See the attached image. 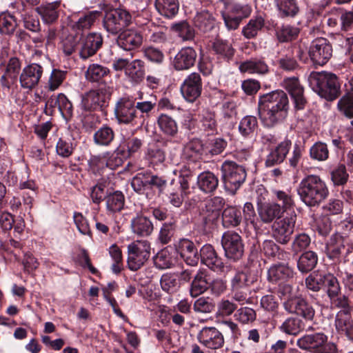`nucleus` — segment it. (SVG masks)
Instances as JSON below:
<instances>
[{
  "label": "nucleus",
  "instance_id": "obj_1",
  "mask_svg": "<svg viewBox=\"0 0 353 353\" xmlns=\"http://www.w3.org/2000/svg\"><path fill=\"white\" fill-rule=\"evenodd\" d=\"M289 108V100L286 93L281 90L272 91L261 96L259 109L265 124L271 127L284 119Z\"/></svg>",
  "mask_w": 353,
  "mask_h": 353
},
{
  "label": "nucleus",
  "instance_id": "obj_2",
  "mask_svg": "<svg viewBox=\"0 0 353 353\" xmlns=\"http://www.w3.org/2000/svg\"><path fill=\"white\" fill-rule=\"evenodd\" d=\"M297 193L307 206L319 205L329 194L325 182L318 175L310 174L299 183Z\"/></svg>",
  "mask_w": 353,
  "mask_h": 353
},
{
  "label": "nucleus",
  "instance_id": "obj_3",
  "mask_svg": "<svg viewBox=\"0 0 353 353\" xmlns=\"http://www.w3.org/2000/svg\"><path fill=\"white\" fill-rule=\"evenodd\" d=\"M312 89L318 94L328 101L336 99L339 93L336 76L325 72H312L309 77Z\"/></svg>",
  "mask_w": 353,
  "mask_h": 353
},
{
  "label": "nucleus",
  "instance_id": "obj_4",
  "mask_svg": "<svg viewBox=\"0 0 353 353\" xmlns=\"http://www.w3.org/2000/svg\"><path fill=\"white\" fill-rule=\"evenodd\" d=\"M221 171L225 188L235 194L245 181L247 174L245 168L234 161H225L221 165Z\"/></svg>",
  "mask_w": 353,
  "mask_h": 353
},
{
  "label": "nucleus",
  "instance_id": "obj_5",
  "mask_svg": "<svg viewBox=\"0 0 353 353\" xmlns=\"http://www.w3.org/2000/svg\"><path fill=\"white\" fill-rule=\"evenodd\" d=\"M150 243L146 240H137L128 245L127 263L130 270L140 269L150 256Z\"/></svg>",
  "mask_w": 353,
  "mask_h": 353
},
{
  "label": "nucleus",
  "instance_id": "obj_6",
  "mask_svg": "<svg viewBox=\"0 0 353 353\" xmlns=\"http://www.w3.org/2000/svg\"><path fill=\"white\" fill-rule=\"evenodd\" d=\"M296 221V214L294 212L276 219L272 225L274 239L281 244H287L294 232Z\"/></svg>",
  "mask_w": 353,
  "mask_h": 353
},
{
  "label": "nucleus",
  "instance_id": "obj_7",
  "mask_svg": "<svg viewBox=\"0 0 353 353\" xmlns=\"http://www.w3.org/2000/svg\"><path fill=\"white\" fill-rule=\"evenodd\" d=\"M221 244L227 258L237 261L242 257L244 246L238 233L231 231L225 232L222 236Z\"/></svg>",
  "mask_w": 353,
  "mask_h": 353
},
{
  "label": "nucleus",
  "instance_id": "obj_8",
  "mask_svg": "<svg viewBox=\"0 0 353 353\" xmlns=\"http://www.w3.org/2000/svg\"><path fill=\"white\" fill-rule=\"evenodd\" d=\"M308 53L314 64L323 65L332 57V48L326 39L320 37L312 42Z\"/></svg>",
  "mask_w": 353,
  "mask_h": 353
},
{
  "label": "nucleus",
  "instance_id": "obj_9",
  "mask_svg": "<svg viewBox=\"0 0 353 353\" xmlns=\"http://www.w3.org/2000/svg\"><path fill=\"white\" fill-rule=\"evenodd\" d=\"M114 115L119 123H132L137 117L135 102L133 99L120 98L115 104Z\"/></svg>",
  "mask_w": 353,
  "mask_h": 353
},
{
  "label": "nucleus",
  "instance_id": "obj_10",
  "mask_svg": "<svg viewBox=\"0 0 353 353\" xmlns=\"http://www.w3.org/2000/svg\"><path fill=\"white\" fill-rule=\"evenodd\" d=\"M197 340L200 343L212 350L223 347L224 338L222 333L215 327H204L197 334Z\"/></svg>",
  "mask_w": 353,
  "mask_h": 353
},
{
  "label": "nucleus",
  "instance_id": "obj_11",
  "mask_svg": "<svg viewBox=\"0 0 353 353\" xmlns=\"http://www.w3.org/2000/svg\"><path fill=\"white\" fill-rule=\"evenodd\" d=\"M180 90L187 101L194 102L201 95L202 90L200 74L193 72L188 75L181 84Z\"/></svg>",
  "mask_w": 353,
  "mask_h": 353
},
{
  "label": "nucleus",
  "instance_id": "obj_12",
  "mask_svg": "<svg viewBox=\"0 0 353 353\" xmlns=\"http://www.w3.org/2000/svg\"><path fill=\"white\" fill-rule=\"evenodd\" d=\"M43 72V67L37 63H31L22 70L19 83L23 89L32 90L39 83Z\"/></svg>",
  "mask_w": 353,
  "mask_h": 353
},
{
  "label": "nucleus",
  "instance_id": "obj_13",
  "mask_svg": "<svg viewBox=\"0 0 353 353\" xmlns=\"http://www.w3.org/2000/svg\"><path fill=\"white\" fill-rule=\"evenodd\" d=\"M283 87L288 92L294 101L295 108L298 110L304 108L306 100L304 97L303 87L296 77H288L282 83Z\"/></svg>",
  "mask_w": 353,
  "mask_h": 353
},
{
  "label": "nucleus",
  "instance_id": "obj_14",
  "mask_svg": "<svg viewBox=\"0 0 353 353\" xmlns=\"http://www.w3.org/2000/svg\"><path fill=\"white\" fill-rule=\"evenodd\" d=\"M103 44V37L101 34L92 32L88 34L80 42L79 57L85 60L94 55Z\"/></svg>",
  "mask_w": 353,
  "mask_h": 353
},
{
  "label": "nucleus",
  "instance_id": "obj_15",
  "mask_svg": "<svg viewBox=\"0 0 353 353\" xmlns=\"http://www.w3.org/2000/svg\"><path fill=\"white\" fill-rule=\"evenodd\" d=\"M117 42L118 46L123 50H132L141 46L143 36L136 30L128 29L119 35Z\"/></svg>",
  "mask_w": 353,
  "mask_h": 353
},
{
  "label": "nucleus",
  "instance_id": "obj_16",
  "mask_svg": "<svg viewBox=\"0 0 353 353\" xmlns=\"http://www.w3.org/2000/svg\"><path fill=\"white\" fill-rule=\"evenodd\" d=\"M21 68V61L17 57L10 58L0 79L2 87L10 89L17 82Z\"/></svg>",
  "mask_w": 353,
  "mask_h": 353
},
{
  "label": "nucleus",
  "instance_id": "obj_17",
  "mask_svg": "<svg viewBox=\"0 0 353 353\" xmlns=\"http://www.w3.org/2000/svg\"><path fill=\"white\" fill-rule=\"evenodd\" d=\"M107 96L102 89L91 90L85 93L81 99V108L85 111L99 109L105 102Z\"/></svg>",
  "mask_w": 353,
  "mask_h": 353
},
{
  "label": "nucleus",
  "instance_id": "obj_18",
  "mask_svg": "<svg viewBox=\"0 0 353 353\" xmlns=\"http://www.w3.org/2000/svg\"><path fill=\"white\" fill-rule=\"evenodd\" d=\"M183 154L185 159L192 162L206 159L205 145L199 139H192L184 145Z\"/></svg>",
  "mask_w": 353,
  "mask_h": 353
},
{
  "label": "nucleus",
  "instance_id": "obj_19",
  "mask_svg": "<svg viewBox=\"0 0 353 353\" xmlns=\"http://www.w3.org/2000/svg\"><path fill=\"white\" fill-rule=\"evenodd\" d=\"M257 212L260 220L265 224L272 223L276 218H280L283 214L279 204L276 201L258 203Z\"/></svg>",
  "mask_w": 353,
  "mask_h": 353
},
{
  "label": "nucleus",
  "instance_id": "obj_20",
  "mask_svg": "<svg viewBox=\"0 0 353 353\" xmlns=\"http://www.w3.org/2000/svg\"><path fill=\"white\" fill-rule=\"evenodd\" d=\"M292 142L289 139L281 141L274 150L267 156L265 165L266 167H272L282 163L290 151Z\"/></svg>",
  "mask_w": 353,
  "mask_h": 353
},
{
  "label": "nucleus",
  "instance_id": "obj_21",
  "mask_svg": "<svg viewBox=\"0 0 353 353\" xmlns=\"http://www.w3.org/2000/svg\"><path fill=\"white\" fill-rule=\"evenodd\" d=\"M196 57V53L193 48H182L174 57L173 65L177 70H188L194 65Z\"/></svg>",
  "mask_w": 353,
  "mask_h": 353
},
{
  "label": "nucleus",
  "instance_id": "obj_22",
  "mask_svg": "<svg viewBox=\"0 0 353 353\" xmlns=\"http://www.w3.org/2000/svg\"><path fill=\"white\" fill-rule=\"evenodd\" d=\"M178 251L188 265L193 266L198 263L199 255L192 241L188 239L181 240L179 242Z\"/></svg>",
  "mask_w": 353,
  "mask_h": 353
},
{
  "label": "nucleus",
  "instance_id": "obj_23",
  "mask_svg": "<svg viewBox=\"0 0 353 353\" xmlns=\"http://www.w3.org/2000/svg\"><path fill=\"white\" fill-rule=\"evenodd\" d=\"M224 203V199L220 196H214L207 201L205 210L203 213V219L205 224L210 225L218 220L220 215V210Z\"/></svg>",
  "mask_w": 353,
  "mask_h": 353
},
{
  "label": "nucleus",
  "instance_id": "obj_24",
  "mask_svg": "<svg viewBox=\"0 0 353 353\" xmlns=\"http://www.w3.org/2000/svg\"><path fill=\"white\" fill-rule=\"evenodd\" d=\"M334 325L339 334L345 335L353 341V321L351 313L337 312Z\"/></svg>",
  "mask_w": 353,
  "mask_h": 353
},
{
  "label": "nucleus",
  "instance_id": "obj_25",
  "mask_svg": "<svg viewBox=\"0 0 353 353\" xmlns=\"http://www.w3.org/2000/svg\"><path fill=\"white\" fill-rule=\"evenodd\" d=\"M327 339V336L321 332L305 334L297 340L296 345L302 350H314L321 347Z\"/></svg>",
  "mask_w": 353,
  "mask_h": 353
},
{
  "label": "nucleus",
  "instance_id": "obj_26",
  "mask_svg": "<svg viewBox=\"0 0 353 353\" xmlns=\"http://www.w3.org/2000/svg\"><path fill=\"white\" fill-rule=\"evenodd\" d=\"M239 69L241 72L250 74H265L269 71V67L265 61L263 59L257 58L250 59L241 62Z\"/></svg>",
  "mask_w": 353,
  "mask_h": 353
},
{
  "label": "nucleus",
  "instance_id": "obj_27",
  "mask_svg": "<svg viewBox=\"0 0 353 353\" xmlns=\"http://www.w3.org/2000/svg\"><path fill=\"white\" fill-rule=\"evenodd\" d=\"M60 1L42 3L37 7L36 11L41 16L45 23L50 24L55 22L59 17Z\"/></svg>",
  "mask_w": 353,
  "mask_h": 353
},
{
  "label": "nucleus",
  "instance_id": "obj_28",
  "mask_svg": "<svg viewBox=\"0 0 353 353\" xmlns=\"http://www.w3.org/2000/svg\"><path fill=\"white\" fill-rule=\"evenodd\" d=\"M170 187L168 190V198L170 203L174 207H180L184 200V198L188 194L189 189L186 181H182L181 185L174 183V181L172 180L170 183Z\"/></svg>",
  "mask_w": 353,
  "mask_h": 353
},
{
  "label": "nucleus",
  "instance_id": "obj_29",
  "mask_svg": "<svg viewBox=\"0 0 353 353\" xmlns=\"http://www.w3.org/2000/svg\"><path fill=\"white\" fill-rule=\"evenodd\" d=\"M200 256L202 263L213 270L222 267L221 259L218 257L215 250L210 244H206L201 248Z\"/></svg>",
  "mask_w": 353,
  "mask_h": 353
},
{
  "label": "nucleus",
  "instance_id": "obj_30",
  "mask_svg": "<svg viewBox=\"0 0 353 353\" xmlns=\"http://www.w3.org/2000/svg\"><path fill=\"white\" fill-rule=\"evenodd\" d=\"M130 225L132 232L140 236L150 235L154 229L152 221L142 215H137L133 218Z\"/></svg>",
  "mask_w": 353,
  "mask_h": 353
},
{
  "label": "nucleus",
  "instance_id": "obj_31",
  "mask_svg": "<svg viewBox=\"0 0 353 353\" xmlns=\"http://www.w3.org/2000/svg\"><path fill=\"white\" fill-rule=\"evenodd\" d=\"M197 185L202 192L211 193L217 188L219 179L213 172L204 171L198 175Z\"/></svg>",
  "mask_w": 353,
  "mask_h": 353
},
{
  "label": "nucleus",
  "instance_id": "obj_32",
  "mask_svg": "<svg viewBox=\"0 0 353 353\" xmlns=\"http://www.w3.org/2000/svg\"><path fill=\"white\" fill-rule=\"evenodd\" d=\"M18 23L14 12L4 11L0 13V34L10 36L14 34Z\"/></svg>",
  "mask_w": 353,
  "mask_h": 353
},
{
  "label": "nucleus",
  "instance_id": "obj_33",
  "mask_svg": "<svg viewBox=\"0 0 353 353\" xmlns=\"http://www.w3.org/2000/svg\"><path fill=\"white\" fill-rule=\"evenodd\" d=\"M273 2L281 17H294L299 12L296 0H273Z\"/></svg>",
  "mask_w": 353,
  "mask_h": 353
},
{
  "label": "nucleus",
  "instance_id": "obj_34",
  "mask_svg": "<svg viewBox=\"0 0 353 353\" xmlns=\"http://www.w3.org/2000/svg\"><path fill=\"white\" fill-rule=\"evenodd\" d=\"M294 271L284 265H272L268 271V278L271 282H278L292 278Z\"/></svg>",
  "mask_w": 353,
  "mask_h": 353
},
{
  "label": "nucleus",
  "instance_id": "obj_35",
  "mask_svg": "<svg viewBox=\"0 0 353 353\" xmlns=\"http://www.w3.org/2000/svg\"><path fill=\"white\" fill-rule=\"evenodd\" d=\"M241 220V212L236 207L228 206L222 212V223L225 228L238 226Z\"/></svg>",
  "mask_w": 353,
  "mask_h": 353
},
{
  "label": "nucleus",
  "instance_id": "obj_36",
  "mask_svg": "<svg viewBox=\"0 0 353 353\" xmlns=\"http://www.w3.org/2000/svg\"><path fill=\"white\" fill-rule=\"evenodd\" d=\"M155 7L157 11L167 18H172L179 11L178 0H156Z\"/></svg>",
  "mask_w": 353,
  "mask_h": 353
},
{
  "label": "nucleus",
  "instance_id": "obj_37",
  "mask_svg": "<svg viewBox=\"0 0 353 353\" xmlns=\"http://www.w3.org/2000/svg\"><path fill=\"white\" fill-rule=\"evenodd\" d=\"M264 25L265 20L261 16L254 17L242 28V34L248 39H254Z\"/></svg>",
  "mask_w": 353,
  "mask_h": 353
},
{
  "label": "nucleus",
  "instance_id": "obj_38",
  "mask_svg": "<svg viewBox=\"0 0 353 353\" xmlns=\"http://www.w3.org/2000/svg\"><path fill=\"white\" fill-rule=\"evenodd\" d=\"M318 263V256L313 251L303 253L297 261V268L303 273L312 270Z\"/></svg>",
  "mask_w": 353,
  "mask_h": 353
},
{
  "label": "nucleus",
  "instance_id": "obj_39",
  "mask_svg": "<svg viewBox=\"0 0 353 353\" xmlns=\"http://www.w3.org/2000/svg\"><path fill=\"white\" fill-rule=\"evenodd\" d=\"M114 132L107 125H103L97 130L94 135V143L99 146H108L114 139Z\"/></svg>",
  "mask_w": 353,
  "mask_h": 353
},
{
  "label": "nucleus",
  "instance_id": "obj_40",
  "mask_svg": "<svg viewBox=\"0 0 353 353\" xmlns=\"http://www.w3.org/2000/svg\"><path fill=\"white\" fill-rule=\"evenodd\" d=\"M194 23L201 31L206 32L214 27L215 18L208 10H202L196 14L194 17Z\"/></svg>",
  "mask_w": 353,
  "mask_h": 353
},
{
  "label": "nucleus",
  "instance_id": "obj_41",
  "mask_svg": "<svg viewBox=\"0 0 353 353\" xmlns=\"http://www.w3.org/2000/svg\"><path fill=\"white\" fill-rule=\"evenodd\" d=\"M210 283L208 281L207 276L203 272H199L194 276L190 288V294L192 297L205 292L210 287Z\"/></svg>",
  "mask_w": 353,
  "mask_h": 353
},
{
  "label": "nucleus",
  "instance_id": "obj_42",
  "mask_svg": "<svg viewBox=\"0 0 353 353\" xmlns=\"http://www.w3.org/2000/svg\"><path fill=\"white\" fill-rule=\"evenodd\" d=\"M272 193L275 196L276 203L279 204L280 210L283 214L294 208L295 203L290 192L274 190Z\"/></svg>",
  "mask_w": 353,
  "mask_h": 353
},
{
  "label": "nucleus",
  "instance_id": "obj_43",
  "mask_svg": "<svg viewBox=\"0 0 353 353\" xmlns=\"http://www.w3.org/2000/svg\"><path fill=\"white\" fill-rule=\"evenodd\" d=\"M125 74L133 81H141L145 75L144 62L140 59L130 62L126 68Z\"/></svg>",
  "mask_w": 353,
  "mask_h": 353
},
{
  "label": "nucleus",
  "instance_id": "obj_44",
  "mask_svg": "<svg viewBox=\"0 0 353 353\" xmlns=\"http://www.w3.org/2000/svg\"><path fill=\"white\" fill-rule=\"evenodd\" d=\"M121 145L113 152L108 151L104 152L106 159V168L114 170L122 165L123 159L126 158V154L125 150H121Z\"/></svg>",
  "mask_w": 353,
  "mask_h": 353
},
{
  "label": "nucleus",
  "instance_id": "obj_45",
  "mask_svg": "<svg viewBox=\"0 0 353 353\" xmlns=\"http://www.w3.org/2000/svg\"><path fill=\"white\" fill-rule=\"evenodd\" d=\"M178 277V274L175 273H166L163 274L160 279L161 289L169 294L176 292L180 288Z\"/></svg>",
  "mask_w": 353,
  "mask_h": 353
},
{
  "label": "nucleus",
  "instance_id": "obj_46",
  "mask_svg": "<svg viewBox=\"0 0 353 353\" xmlns=\"http://www.w3.org/2000/svg\"><path fill=\"white\" fill-rule=\"evenodd\" d=\"M106 208L110 212L121 211L124 206L125 197L120 191H115L106 196Z\"/></svg>",
  "mask_w": 353,
  "mask_h": 353
},
{
  "label": "nucleus",
  "instance_id": "obj_47",
  "mask_svg": "<svg viewBox=\"0 0 353 353\" xmlns=\"http://www.w3.org/2000/svg\"><path fill=\"white\" fill-rule=\"evenodd\" d=\"M157 123L161 130L167 135L174 137L178 132L176 122L167 114H161Z\"/></svg>",
  "mask_w": 353,
  "mask_h": 353
},
{
  "label": "nucleus",
  "instance_id": "obj_48",
  "mask_svg": "<svg viewBox=\"0 0 353 353\" xmlns=\"http://www.w3.org/2000/svg\"><path fill=\"white\" fill-rule=\"evenodd\" d=\"M101 14V12L98 10L89 12L81 17L72 27L78 30L89 29Z\"/></svg>",
  "mask_w": 353,
  "mask_h": 353
},
{
  "label": "nucleus",
  "instance_id": "obj_49",
  "mask_svg": "<svg viewBox=\"0 0 353 353\" xmlns=\"http://www.w3.org/2000/svg\"><path fill=\"white\" fill-rule=\"evenodd\" d=\"M227 145V141L221 138L210 140L205 145L206 159L221 154Z\"/></svg>",
  "mask_w": 353,
  "mask_h": 353
},
{
  "label": "nucleus",
  "instance_id": "obj_50",
  "mask_svg": "<svg viewBox=\"0 0 353 353\" xmlns=\"http://www.w3.org/2000/svg\"><path fill=\"white\" fill-rule=\"evenodd\" d=\"M109 73L106 67L97 63H93L88 66L85 72V78L88 81L96 82L101 80Z\"/></svg>",
  "mask_w": 353,
  "mask_h": 353
},
{
  "label": "nucleus",
  "instance_id": "obj_51",
  "mask_svg": "<svg viewBox=\"0 0 353 353\" xmlns=\"http://www.w3.org/2000/svg\"><path fill=\"white\" fill-rule=\"evenodd\" d=\"M279 329L285 334L296 335L303 329V325L301 319L290 317L281 325Z\"/></svg>",
  "mask_w": 353,
  "mask_h": 353
},
{
  "label": "nucleus",
  "instance_id": "obj_52",
  "mask_svg": "<svg viewBox=\"0 0 353 353\" xmlns=\"http://www.w3.org/2000/svg\"><path fill=\"white\" fill-rule=\"evenodd\" d=\"M258 127V121L254 116H245L240 121L239 131L243 137L253 134Z\"/></svg>",
  "mask_w": 353,
  "mask_h": 353
},
{
  "label": "nucleus",
  "instance_id": "obj_53",
  "mask_svg": "<svg viewBox=\"0 0 353 353\" xmlns=\"http://www.w3.org/2000/svg\"><path fill=\"white\" fill-rule=\"evenodd\" d=\"M103 26L108 32L112 34H117L123 29L112 10L106 12L103 19Z\"/></svg>",
  "mask_w": 353,
  "mask_h": 353
},
{
  "label": "nucleus",
  "instance_id": "obj_54",
  "mask_svg": "<svg viewBox=\"0 0 353 353\" xmlns=\"http://www.w3.org/2000/svg\"><path fill=\"white\" fill-rule=\"evenodd\" d=\"M215 52L225 59H230L234 55V50L228 41L222 39H216L213 43Z\"/></svg>",
  "mask_w": 353,
  "mask_h": 353
},
{
  "label": "nucleus",
  "instance_id": "obj_55",
  "mask_svg": "<svg viewBox=\"0 0 353 353\" xmlns=\"http://www.w3.org/2000/svg\"><path fill=\"white\" fill-rule=\"evenodd\" d=\"M109 254L114 263L111 269L114 274H119L123 269V256L121 249L116 245L112 244L109 248Z\"/></svg>",
  "mask_w": 353,
  "mask_h": 353
},
{
  "label": "nucleus",
  "instance_id": "obj_56",
  "mask_svg": "<svg viewBox=\"0 0 353 353\" xmlns=\"http://www.w3.org/2000/svg\"><path fill=\"white\" fill-rule=\"evenodd\" d=\"M300 32L298 27L290 25L283 26L277 31V37L281 42H287L295 39Z\"/></svg>",
  "mask_w": 353,
  "mask_h": 353
},
{
  "label": "nucleus",
  "instance_id": "obj_57",
  "mask_svg": "<svg viewBox=\"0 0 353 353\" xmlns=\"http://www.w3.org/2000/svg\"><path fill=\"white\" fill-rule=\"evenodd\" d=\"M310 157L312 159L323 161L329 157V150L325 143L317 142L314 143L310 150Z\"/></svg>",
  "mask_w": 353,
  "mask_h": 353
},
{
  "label": "nucleus",
  "instance_id": "obj_58",
  "mask_svg": "<svg viewBox=\"0 0 353 353\" xmlns=\"http://www.w3.org/2000/svg\"><path fill=\"white\" fill-rule=\"evenodd\" d=\"M81 37L79 34L75 35L70 34L65 37L61 41V48L63 53L67 55H71L77 49V45L80 44Z\"/></svg>",
  "mask_w": 353,
  "mask_h": 353
},
{
  "label": "nucleus",
  "instance_id": "obj_59",
  "mask_svg": "<svg viewBox=\"0 0 353 353\" xmlns=\"http://www.w3.org/2000/svg\"><path fill=\"white\" fill-rule=\"evenodd\" d=\"M154 262L157 268L167 269L172 266L173 260L170 252L166 249H163L154 256Z\"/></svg>",
  "mask_w": 353,
  "mask_h": 353
},
{
  "label": "nucleus",
  "instance_id": "obj_60",
  "mask_svg": "<svg viewBox=\"0 0 353 353\" xmlns=\"http://www.w3.org/2000/svg\"><path fill=\"white\" fill-rule=\"evenodd\" d=\"M324 283L327 288V294L330 299L336 298L341 292L338 279L331 274L323 276Z\"/></svg>",
  "mask_w": 353,
  "mask_h": 353
},
{
  "label": "nucleus",
  "instance_id": "obj_61",
  "mask_svg": "<svg viewBox=\"0 0 353 353\" xmlns=\"http://www.w3.org/2000/svg\"><path fill=\"white\" fill-rule=\"evenodd\" d=\"M338 106L345 115L353 117V88L338 103Z\"/></svg>",
  "mask_w": 353,
  "mask_h": 353
},
{
  "label": "nucleus",
  "instance_id": "obj_62",
  "mask_svg": "<svg viewBox=\"0 0 353 353\" xmlns=\"http://www.w3.org/2000/svg\"><path fill=\"white\" fill-rule=\"evenodd\" d=\"M311 239L309 235L301 233L297 234L291 245L292 250L296 254L303 250H305L310 244Z\"/></svg>",
  "mask_w": 353,
  "mask_h": 353
},
{
  "label": "nucleus",
  "instance_id": "obj_63",
  "mask_svg": "<svg viewBox=\"0 0 353 353\" xmlns=\"http://www.w3.org/2000/svg\"><path fill=\"white\" fill-rule=\"evenodd\" d=\"M193 309L197 313H210L214 309V304L209 297H200L194 301Z\"/></svg>",
  "mask_w": 353,
  "mask_h": 353
},
{
  "label": "nucleus",
  "instance_id": "obj_64",
  "mask_svg": "<svg viewBox=\"0 0 353 353\" xmlns=\"http://www.w3.org/2000/svg\"><path fill=\"white\" fill-rule=\"evenodd\" d=\"M200 121L205 130H214L216 127L215 114L208 109L203 110L200 114Z\"/></svg>",
  "mask_w": 353,
  "mask_h": 353
}]
</instances>
